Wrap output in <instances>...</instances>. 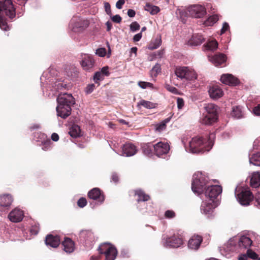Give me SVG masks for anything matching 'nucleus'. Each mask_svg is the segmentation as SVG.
Returning <instances> with one entry per match:
<instances>
[{
	"instance_id": "obj_1",
	"label": "nucleus",
	"mask_w": 260,
	"mask_h": 260,
	"mask_svg": "<svg viewBox=\"0 0 260 260\" xmlns=\"http://www.w3.org/2000/svg\"><path fill=\"white\" fill-rule=\"evenodd\" d=\"M58 105L56 107L57 115L66 118L71 112V106L75 104V101L71 94L60 93L57 99Z\"/></svg>"
},
{
	"instance_id": "obj_2",
	"label": "nucleus",
	"mask_w": 260,
	"mask_h": 260,
	"mask_svg": "<svg viewBox=\"0 0 260 260\" xmlns=\"http://www.w3.org/2000/svg\"><path fill=\"white\" fill-rule=\"evenodd\" d=\"M215 138L214 134H211L209 136L210 141L209 142V146L208 148L205 147L204 141L202 137H196L193 138L189 142V151L193 153H200L204 151H209L213 145V142L211 139Z\"/></svg>"
},
{
	"instance_id": "obj_3",
	"label": "nucleus",
	"mask_w": 260,
	"mask_h": 260,
	"mask_svg": "<svg viewBox=\"0 0 260 260\" xmlns=\"http://www.w3.org/2000/svg\"><path fill=\"white\" fill-rule=\"evenodd\" d=\"M208 183V178L202 172H197L193 176L191 188L194 193H202L206 189Z\"/></svg>"
},
{
	"instance_id": "obj_4",
	"label": "nucleus",
	"mask_w": 260,
	"mask_h": 260,
	"mask_svg": "<svg viewBox=\"0 0 260 260\" xmlns=\"http://www.w3.org/2000/svg\"><path fill=\"white\" fill-rule=\"evenodd\" d=\"M175 74L180 79L193 81L197 78V74L192 69L187 67H179L176 68Z\"/></svg>"
},
{
	"instance_id": "obj_5",
	"label": "nucleus",
	"mask_w": 260,
	"mask_h": 260,
	"mask_svg": "<svg viewBox=\"0 0 260 260\" xmlns=\"http://www.w3.org/2000/svg\"><path fill=\"white\" fill-rule=\"evenodd\" d=\"M2 11L10 18L15 16V9L11 0H0V13Z\"/></svg>"
},
{
	"instance_id": "obj_6",
	"label": "nucleus",
	"mask_w": 260,
	"mask_h": 260,
	"mask_svg": "<svg viewBox=\"0 0 260 260\" xmlns=\"http://www.w3.org/2000/svg\"><path fill=\"white\" fill-rule=\"evenodd\" d=\"M187 11L194 18H202L206 14V8L201 5H194L189 7Z\"/></svg>"
},
{
	"instance_id": "obj_7",
	"label": "nucleus",
	"mask_w": 260,
	"mask_h": 260,
	"mask_svg": "<svg viewBox=\"0 0 260 260\" xmlns=\"http://www.w3.org/2000/svg\"><path fill=\"white\" fill-rule=\"evenodd\" d=\"M236 198L239 203L243 206H247L253 199V196L248 189H243L236 195Z\"/></svg>"
},
{
	"instance_id": "obj_8",
	"label": "nucleus",
	"mask_w": 260,
	"mask_h": 260,
	"mask_svg": "<svg viewBox=\"0 0 260 260\" xmlns=\"http://www.w3.org/2000/svg\"><path fill=\"white\" fill-rule=\"evenodd\" d=\"M205 189V195L209 197L210 201H214V199L222 192V190L220 185H211Z\"/></svg>"
},
{
	"instance_id": "obj_9",
	"label": "nucleus",
	"mask_w": 260,
	"mask_h": 260,
	"mask_svg": "<svg viewBox=\"0 0 260 260\" xmlns=\"http://www.w3.org/2000/svg\"><path fill=\"white\" fill-rule=\"evenodd\" d=\"M154 152L158 156H160L168 153L170 150V146L167 143L159 142L155 145H153Z\"/></svg>"
},
{
	"instance_id": "obj_10",
	"label": "nucleus",
	"mask_w": 260,
	"mask_h": 260,
	"mask_svg": "<svg viewBox=\"0 0 260 260\" xmlns=\"http://www.w3.org/2000/svg\"><path fill=\"white\" fill-rule=\"evenodd\" d=\"M217 204L214 201H206L202 203L201 210L203 213L209 216L212 214Z\"/></svg>"
},
{
	"instance_id": "obj_11",
	"label": "nucleus",
	"mask_w": 260,
	"mask_h": 260,
	"mask_svg": "<svg viewBox=\"0 0 260 260\" xmlns=\"http://www.w3.org/2000/svg\"><path fill=\"white\" fill-rule=\"evenodd\" d=\"M163 243L165 246L177 248L182 244V240L181 238L176 237L167 238L166 239L164 238Z\"/></svg>"
},
{
	"instance_id": "obj_12",
	"label": "nucleus",
	"mask_w": 260,
	"mask_h": 260,
	"mask_svg": "<svg viewBox=\"0 0 260 260\" xmlns=\"http://www.w3.org/2000/svg\"><path fill=\"white\" fill-rule=\"evenodd\" d=\"M71 24L73 25V29L76 31L82 30L88 26V21L86 20H83L80 18H74L71 21Z\"/></svg>"
},
{
	"instance_id": "obj_13",
	"label": "nucleus",
	"mask_w": 260,
	"mask_h": 260,
	"mask_svg": "<svg viewBox=\"0 0 260 260\" xmlns=\"http://www.w3.org/2000/svg\"><path fill=\"white\" fill-rule=\"evenodd\" d=\"M23 216V212L20 209L16 208L9 213L8 218L13 222H18L22 220Z\"/></svg>"
},
{
	"instance_id": "obj_14",
	"label": "nucleus",
	"mask_w": 260,
	"mask_h": 260,
	"mask_svg": "<svg viewBox=\"0 0 260 260\" xmlns=\"http://www.w3.org/2000/svg\"><path fill=\"white\" fill-rule=\"evenodd\" d=\"M202 238L199 235L193 236L188 241V247L192 250H197L202 242Z\"/></svg>"
},
{
	"instance_id": "obj_15",
	"label": "nucleus",
	"mask_w": 260,
	"mask_h": 260,
	"mask_svg": "<svg viewBox=\"0 0 260 260\" xmlns=\"http://www.w3.org/2000/svg\"><path fill=\"white\" fill-rule=\"evenodd\" d=\"M122 153L121 155L126 156H131L135 154L137 152V149L135 145L127 143L124 144L122 148Z\"/></svg>"
},
{
	"instance_id": "obj_16",
	"label": "nucleus",
	"mask_w": 260,
	"mask_h": 260,
	"mask_svg": "<svg viewBox=\"0 0 260 260\" xmlns=\"http://www.w3.org/2000/svg\"><path fill=\"white\" fill-rule=\"evenodd\" d=\"M208 92L210 98L214 100L221 98L223 94L222 89L217 85L211 86Z\"/></svg>"
},
{
	"instance_id": "obj_17",
	"label": "nucleus",
	"mask_w": 260,
	"mask_h": 260,
	"mask_svg": "<svg viewBox=\"0 0 260 260\" xmlns=\"http://www.w3.org/2000/svg\"><path fill=\"white\" fill-rule=\"evenodd\" d=\"M88 197L94 200H98L100 203H103L105 200L104 196L101 194L99 188H94L91 189L88 193Z\"/></svg>"
},
{
	"instance_id": "obj_18",
	"label": "nucleus",
	"mask_w": 260,
	"mask_h": 260,
	"mask_svg": "<svg viewBox=\"0 0 260 260\" xmlns=\"http://www.w3.org/2000/svg\"><path fill=\"white\" fill-rule=\"evenodd\" d=\"M221 81L227 85H236L238 83V79L231 74H223L221 76Z\"/></svg>"
},
{
	"instance_id": "obj_19",
	"label": "nucleus",
	"mask_w": 260,
	"mask_h": 260,
	"mask_svg": "<svg viewBox=\"0 0 260 260\" xmlns=\"http://www.w3.org/2000/svg\"><path fill=\"white\" fill-rule=\"evenodd\" d=\"M115 247L110 243H104L101 244L98 250L101 254L105 255L108 252H112L113 254H115Z\"/></svg>"
},
{
	"instance_id": "obj_20",
	"label": "nucleus",
	"mask_w": 260,
	"mask_h": 260,
	"mask_svg": "<svg viewBox=\"0 0 260 260\" xmlns=\"http://www.w3.org/2000/svg\"><path fill=\"white\" fill-rule=\"evenodd\" d=\"M45 243L47 245H49L53 248H56L60 243V239L58 236H53L50 235L46 237Z\"/></svg>"
},
{
	"instance_id": "obj_21",
	"label": "nucleus",
	"mask_w": 260,
	"mask_h": 260,
	"mask_svg": "<svg viewBox=\"0 0 260 260\" xmlns=\"http://www.w3.org/2000/svg\"><path fill=\"white\" fill-rule=\"evenodd\" d=\"M63 246V250L67 253H72L75 249V244L74 242L69 238L64 239L62 243Z\"/></svg>"
},
{
	"instance_id": "obj_22",
	"label": "nucleus",
	"mask_w": 260,
	"mask_h": 260,
	"mask_svg": "<svg viewBox=\"0 0 260 260\" xmlns=\"http://www.w3.org/2000/svg\"><path fill=\"white\" fill-rule=\"evenodd\" d=\"M81 64L85 70H88L93 66L94 60L90 56L86 55L83 58Z\"/></svg>"
},
{
	"instance_id": "obj_23",
	"label": "nucleus",
	"mask_w": 260,
	"mask_h": 260,
	"mask_svg": "<svg viewBox=\"0 0 260 260\" xmlns=\"http://www.w3.org/2000/svg\"><path fill=\"white\" fill-rule=\"evenodd\" d=\"M210 60L215 66H218L225 61L226 58L223 54H219L212 56Z\"/></svg>"
},
{
	"instance_id": "obj_24",
	"label": "nucleus",
	"mask_w": 260,
	"mask_h": 260,
	"mask_svg": "<svg viewBox=\"0 0 260 260\" xmlns=\"http://www.w3.org/2000/svg\"><path fill=\"white\" fill-rule=\"evenodd\" d=\"M252 242L250 238L245 236H241L238 240L239 246L243 248H247L250 247Z\"/></svg>"
},
{
	"instance_id": "obj_25",
	"label": "nucleus",
	"mask_w": 260,
	"mask_h": 260,
	"mask_svg": "<svg viewBox=\"0 0 260 260\" xmlns=\"http://www.w3.org/2000/svg\"><path fill=\"white\" fill-rule=\"evenodd\" d=\"M250 184L252 187L255 188L260 186V173L259 172H255L252 174Z\"/></svg>"
},
{
	"instance_id": "obj_26",
	"label": "nucleus",
	"mask_w": 260,
	"mask_h": 260,
	"mask_svg": "<svg viewBox=\"0 0 260 260\" xmlns=\"http://www.w3.org/2000/svg\"><path fill=\"white\" fill-rule=\"evenodd\" d=\"M217 107L213 104H208L205 107L207 112L206 114L217 117Z\"/></svg>"
},
{
	"instance_id": "obj_27",
	"label": "nucleus",
	"mask_w": 260,
	"mask_h": 260,
	"mask_svg": "<svg viewBox=\"0 0 260 260\" xmlns=\"http://www.w3.org/2000/svg\"><path fill=\"white\" fill-rule=\"evenodd\" d=\"M217 119L216 117L205 114L201 121L204 124L209 125L215 122Z\"/></svg>"
},
{
	"instance_id": "obj_28",
	"label": "nucleus",
	"mask_w": 260,
	"mask_h": 260,
	"mask_svg": "<svg viewBox=\"0 0 260 260\" xmlns=\"http://www.w3.org/2000/svg\"><path fill=\"white\" fill-rule=\"evenodd\" d=\"M12 202V198L10 195L0 196V205L3 207L10 206Z\"/></svg>"
},
{
	"instance_id": "obj_29",
	"label": "nucleus",
	"mask_w": 260,
	"mask_h": 260,
	"mask_svg": "<svg viewBox=\"0 0 260 260\" xmlns=\"http://www.w3.org/2000/svg\"><path fill=\"white\" fill-rule=\"evenodd\" d=\"M145 10L149 12L152 15L156 14L160 11L158 7L154 6L149 3H147L145 6Z\"/></svg>"
},
{
	"instance_id": "obj_30",
	"label": "nucleus",
	"mask_w": 260,
	"mask_h": 260,
	"mask_svg": "<svg viewBox=\"0 0 260 260\" xmlns=\"http://www.w3.org/2000/svg\"><path fill=\"white\" fill-rule=\"evenodd\" d=\"M80 236L85 240L91 241L94 239L93 233L91 231H82L80 233Z\"/></svg>"
},
{
	"instance_id": "obj_31",
	"label": "nucleus",
	"mask_w": 260,
	"mask_h": 260,
	"mask_svg": "<svg viewBox=\"0 0 260 260\" xmlns=\"http://www.w3.org/2000/svg\"><path fill=\"white\" fill-rule=\"evenodd\" d=\"M80 128L77 125H73L69 132V134L72 137L77 138L80 135Z\"/></svg>"
},
{
	"instance_id": "obj_32",
	"label": "nucleus",
	"mask_w": 260,
	"mask_h": 260,
	"mask_svg": "<svg viewBox=\"0 0 260 260\" xmlns=\"http://www.w3.org/2000/svg\"><path fill=\"white\" fill-rule=\"evenodd\" d=\"M249 162L254 166H260V151L252 154L249 158Z\"/></svg>"
},
{
	"instance_id": "obj_33",
	"label": "nucleus",
	"mask_w": 260,
	"mask_h": 260,
	"mask_svg": "<svg viewBox=\"0 0 260 260\" xmlns=\"http://www.w3.org/2000/svg\"><path fill=\"white\" fill-rule=\"evenodd\" d=\"M205 40L202 35L197 34L192 36L191 43L193 45H200Z\"/></svg>"
},
{
	"instance_id": "obj_34",
	"label": "nucleus",
	"mask_w": 260,
	"mask_h": 260,
	"mask_svg": "<svg viewBox=\"0 0 260 260\" xmlns=\"http://www.w3.org/2000/svg\"><path fill=\"white\" fill-rule=\"evenodd\" d=\"M143 106L147 109H153L156 107V104L151 102L150 101L141 100L138 103V106Z\"/></svg>"
},
{
	"instance_id": "obj_35",
	"label": "nucleus",
	"mask_w": 260,
	"mask_h": 260,
	"mask_svg": "<svg viewBox=\"0 0 260 260\" xmlns=\"http://www.w3.org/2000/svg\"><path fill=\"white\" fill-rule=\"evenodd\" d=\"M206 50L214 51L217 48L218 43L215 40L208 41L204 46Z\"/></svg>"
},
{
	"instance_id": "obj_36",
	"label": "nucleus",
	"mask_w": 260,
	"mask_h": 260,
	"mask_svg": "<svg viewBox=\"0 0 260 260\" xmlns=\"http://www.w3.org/2000/svg\"><path fill=\"white\" fill-rule=\"evenodd\" d=\"M232 117L236 118H240L242 117V113L241 109L239 106H236L233 108L231 113Z\"/></svg>"
},
{
	"instance_id": "obj_37",
	"label": "nucleus",
	"mask_w": 260,
	"mask_h": 260,
	"mask_svg": "<svg viewBox=\"0 0 260 260\" xmlns=\"http://www.w3.org/2000/svg\"><path fill=\"white\" fill-rule=\"evenodd\" d=\"M136 194L138 196V201H146L149 199V196L146 194L141 190H138L136 192Z\"/></svg>"
},
{
	"instance_id": "obj_38",
	"label": "nucleus",
	"mask_w": 260,
	"mask_h": 260,
	"mask_svg": "<svg viewBox=\"0 0 260 260\" xmlns=\"http://www.w3.org/2000/svg\"><path fill=\"white\" fill-rule=\"evenodd\" d=\"M218 20V16L214 15L210 17L205 22V25L206 26H211L216 22Z\"/></svg>"
},
{
	"instance_id": "obj_39",
	"label": "nucleus",
	"mask_w": 260,
	"mask_h": 260,
	"mask_svg": "<svg viewBox=\"0 0 260 260\" xmlns=\"http://www.w3.org/2000/svg\"><path fill=\"white\" fill-rule=\"evenodd\" d=\"M236 242V241L235 240V239H230L227 243L226 245H225L226 248H225V249L230 251H232L235 250L236 248H235V244Z\"/></svg>"
},
{
	"instance_id": "obj_40",
	"label": "nucleus",
	"mask_w": 260,
	"mask_h": 260,
	"mask_svg": "<svg viewBox=\"0 0 260 260\" xmlns=\"http://www.w3.org/2000/svg\"><path fill=\"white\" fill-rule=\"evenodd\" d=\"M0 28L5 31L9 29V26L8 25L5 18L0 15Z\"/></svg>"
},
{
	"instance_id": "obj_41",
	"label": "nucleus",
	"mask_w": 260,
	"mask_h": 260,
	"mask_svg": "<svg viewBox=\"0 0 260 260\" xmlns=\"http://www.w3.org/2000/svg\"><path fill=\"white\" fill-rule=\"evenodd\" d=\"M104 79V76L102 75V72H97L95 73L93 77V80L95 83L98 84V86L100 85L99 81Z\"/></svg>"
},
{
	"instance_id": "obj_42",
	"label": "nucleus",
	"mask_w": 260,
	"mask_h": 260,
	"mask_svg": "<svg viewBox=\"0 0 260 260\" xmlns=\"http://www.w3.org/2000/svg\"><path fill=\"white\" fill-rule=\"evenodd\" d=\"M153 145L150 144H145L143 147V152L146 155H149L152 153Z\"/></svg>"
},
{
	"instance_id": "obj_43",
	"label": "nucleus",
	"mask_w": 260,
	"mask_h": 260,
	"mask_svg": "<svg viewBox=\"0 0 260 260\" xmlns=\"http://www.w3.org/2000/svg\"><path fill=\"white\" fill-rule=\"evenodd\" d=\"M115 254H113L112 252H108L105 254V260H114L117 256V251L116 249L115 248Z\"/></svg>"
},
{
	"instance_id": "obj_44",
	"label": "nucleus",
	"mask_w": 260,
	"mask_h": 260,
	"mask_svg": "<svg viewBox=\"0 0 260 260\" xmlns=\"http://www.w3.org/2000/svg\"><path fill=\"white\" fill-rule=\"evenodd\" d=\"M138 85L140 87L143 89L148 87L153 88V84L150 82L140 81L138 83Z\"/></svg>"
},
{
	"instance_id": "obj_45",
	"label": "nucleus",
	"mask_w": 260,
	"mask_h": 260,
	"mask_svg": "<svg viewBox=\"0 0 260 260\" xmlns=\"http://www.w3.org/2000/svg\"><path fill=\"white\" fill-rule=\"evenodd\" d=\"M161 43V40L160 38H157L155 39V40L153 42V45L150 46L149 48L150 49H155L159 47Z\"/></svg>"
},
{
	"instance_id": "obj_46",
	"label": "nucleus",
	"mask_w": 260,
	"mask_h": 260,
	"mask_svg": "<svg viewBox=\"0 0 260 260\" xmlns=\"http://www.w3.org/2000/svg\"><path fill=\"white\" fill-rule=\"evenodd\" d=\"M95 54L100 57H104L106 54V50L104 48H101L96 50Z\"/></svg>"
},
{
	"instance_id": "obj_47",
	"label": "nucleus",
	"mask_w": 260,
	"mask_h": 260,
	"mask_svg": "<svg viewBox=\"0 0 260 260\" xmlns=\"http://www.w3.org/2000/svg\"><path fill=\"white\" fill-rule=\"evenodd\" d=\"M176 14L179 16L180 18L182 19V21H183L186 15V13L185 11H183L181 9H177L176 11Z\"/></svg>"
},
{
	"instance_id": "obj_48",
	"label": "nucleus",
	"mask_w": 260,
	"mask_h": 260,
	"mask_svg": "<svg viewBox=\"0 0 260 260\" xmlns=\"http://www.w3.org/2000/svg\"><path fill=\"white\" fill-rule=\"evenodd\" d=\"M140 25L137 22H133L130 25V29L132 31H135L140 29Z\"/></svg>"
},
{
	"instance_id": "obj_49",
	"label": "nucleus",
	"mask_w": 260,
	"mask_h": 260,
	"mask_svg": "<svg viewBox=\"0 0 260 260\" xmlns=\"http://www.w3.org/2000/svg\"><path fill=\"white\" fill-rule=\"evenodd\" d=\"M165 87L169 91L174 93V94H177L178 93V90L174 87L170 85L169 84H166Z\"/></svg>"
},
{
	"instance_id": "obj_50",
	"label": "nucleus",
	"mask_w": 260,
	"mask_h": 260,
	"mask_svg": "<svg viewBox=\"0 0 260 260\" xmlns=\"http://www.w3.org/2000/svg\"><path fill=\"white\" fill-rule=\"evenodd\" d=\"M247 254L248 255V257L253 259H255L257 258V254L254 251L248 249L247 251Z\"/></svg>"
},
{
	"instance_id": "obj_51",
	"label": "nucleus",
	"mask_w": 260,
	"mask_h": 260,
	"mask_svg": "<svg viewBox=\"0 0 260 260\" xmlns=\"http://www.w3.org/2000/svg\"><path fill=\"white\" fill-rule=\"evenodd\" d=\"M78 205L80 208L85 207L87 204L86 200L84 198H80L78 201Z\"/></svg>"
},
{
	"instance_id": "obj_52",
	"label": "nucleus",
	"mask_w": 260,
	"mask_h": 260,
	"mask_svg": "<svg viewBox=\"0 0 260 260\" xmlns=\"http://www.w3.org/2000/svg\"><path fill=\"white\" fill-rule=\"evenodd\" d=\"M166 127V122H162L156 126V129L160 132L164 130Z\"/></svg>"
},
{
	"instance_id": "obj_53",
	"label": "nucleus",
	"mask_w": 260,
	"mask_h": 260,
	"mask_svg": "<svg viewBox=\"0 0 260 260\" xmlns=\"http://www.w3.org/2000/svg\"><path fill=\"white\" fill-rule=\"evenodd\" d=\"M104 7L105 9V11L106 12L107 14L110 16H111L112 13L111 10V7L109 3L106 2L104 4Z\"/></svg>"
},
{
	"instance_id": "obj_54",
	"label": "nucleus",
	"mask_w": 260,
	"mask_h": 260,
	"mask_svg": "<svg viewBox=\"0 0 260 260\" xmlns=\"http://www.w3.org/2000/svg\"><path fill=\"white\" fill-rule=\"evenodd\" d=\"M175 212L172 210H168L165 212V215L167 218H173L175 216Z\"/></svg>"
},
{
	"instance_id": "obj_55",
	"label": "nucleus",
	"mask_w": 260,
	"mask_h": 260,
	"mask_svg": "<svg viewBox=\"0 0 260 260\" xmlns=\"http://www.w3.org/2000/svg\"><path fill=\"white\" fill-rule=\"evenodd\" d=\"M95 85L93 84L88 85L86 88V92L87 93H90L94 89Z\"/></svg>"
},
{
	"instance_id": "obj_56",
	"label": "nucleus",
	"mask_w": 260,
	"mask_h": 260,
	"mask_svg": "<svg viewBox=\"0 0 260 260\" xmlns=\"http://www.w3.org/2000/svg\"><path fill=\"white\" fill-rule=\"evenodd\" d=\"M177 107L178 109H181L184 106V101L181 98H177Z\"/></svg>"
},
{
	"instance_id": "obj_57",
	"label": "nucleus",
	"mask_w": 260,
	"mask_h": 260,
	"mask_svg": "<svg viewBox=\"0 0 260 260\" xmlns=\"http://www.w3.org/2000/svg\"><path fill=\"white\" fill-rule=\"evenodd\" d=\"M112 20L116 23H120L121 21V18L119 15H116L111 17Z\"/></svg>"
},
{
	"instance_id": "obj_58",
	"label": "nucleus",
	"mask_w": 260,
	"mask_h": 260,
	"mask_svg": "<svg viewBox=\"0 0 260 260\" xmlns=\"http://www.w3.org/2000/svg\"><path fill=\"white\" fill-rule=\"evenodd\" d=\"M124 0H118L116 4V7L117 9H120L122 8V7L124 4Z\"/></svg>"
},
{
	"instance_id": "obj_59",
	"label": "nucleus",
	"mask_w": 260,
	"mask_h": 260,
	"mask_svg": "<svg viewBox=\"0 0 260 260\" xmlns=\"http://www.w3.org/2000/svg\"><path fill=\"white\" fill-rule=\"evenodd\" d=\"M142 36V32L138 33L135 35L133 38V40L134 42H138L140 41Z\"/></svg>"
},
{
	"instance_id": "obj_60",
	"label": "nucleus",
	"mask_w": 260,
	"mask_h": 260,
	"mask_svg": "<svg viewBox=\"0 0 260 260\" xmlns=\"http://www.w3.org/2000/svg\"><path fill=\"white\" fill-rule=\"evenodd\" d=\"M229 27V24L227 23L224 22L223 24L222 28L221 29V34H222L224 32H225V31L228 29Z\"/></svg>"
},
{
	"instance_id": "obj_61",
	"label": "nucleus",
	"mask_w": 260,
	"mask_h": 260,
	"mask_svg": "<svg viewBox=\"0 0 260 260\" xmlns=\"http://www.w3.org/2000/svg\"><path fill=\"white\" fill-rule=\"evenodd\" d=\"M100 72H102V74L103 76L104 75L108 76L109 74L108 71V68L107 67H103Z\"/></svg>"
},
{
	"instance_id": "obj_62",
	"label": "nucleus",
	"mask_w": 260,
	"mask_h": 260,
	"mask_svg": "<svg viewBox=\"0 0 260 260\" xmlns=\"http://www.w3.org/2000/svg\"><path fill=\"white\" fill-rule=\"evenodd\" d=\"M135 14V11L132 9H129L127 11V15L129 17H134Z\"/></svg>"
},
{
	"instance_id": "obj_63",
	"label": "nucleus",
	"mask_w": 260,
	"mask_h": 260,
	"mask_svg": "<svg viewBox=\"0 0 260 260\" xmlns=\"http://www.w3.org/2000/svg\"><path fill=\"white\" fill-rule=\"evenodd\" d=\"M253 112L255 115L260 116V105L254 109Z\"/></svg>"
},
{
	"instance_id": "obj_64",
	"label": "nucleus",
	"mask_w": 260,
	"mask_h": 260,
	"mask_svg": "<svg viewBox=\"0 0 260 260\" xmlns=\"http://www.w3.org/2000/svg\"><path fill=\"white\" fill-rule=\"evenodd\" d=\"M255 200L257 204L260 205V192L256 193L255 196Z\"/></svg>"
}]
</instances>
